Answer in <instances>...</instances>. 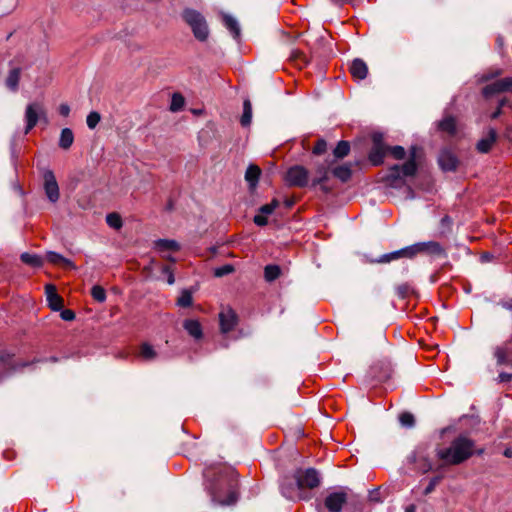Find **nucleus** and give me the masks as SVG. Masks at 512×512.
Instances as JSON below:
<instances>
[{"label": "nucleus", "instance_id": "obj_34", "mask_svg": "<svg viewBox=\"0 0 512 512\" xmlns=\"http://www.w3.org/2000/svg\"><path fill=\"white\" fill-rule=\"evenodd\" d=\"M252 119V105L250 100L246 99L243 103V114L240 119L242 126H248Z\"/></svg>", "mask_w": 512, "mask_h": 512}, {"label": "nucleus", "instance_id": "obj_26", "mask_svg": "<svg viewBox=\"0 0 512 512\" xmlns=\"http://www.w3.org/2000/svg\"><path fill=\"white\" fill-rule=\"evenodd\" d=\"M184 329L188 332L190 336L195 339H200L203 336L202 327L199 321L187 319L183 323Z\"/></svg>", "mask_w": 512, "mask_h": 512}, {"label": "nucleus", "instance_id": "obj_59", "mask_svg": "<svg viewBox=\"0 0 512 512\" xmlns=\"http://www.w3.org/2000/svg\"><path fill=\"white\" fill-rule=\"evenodd\" d=\"M329 1L335 5H338V4L350 3L352 0H329Z\"/></svg>", "mask_w": 512, "mask_h": 512}, {"label": "nucleus", "instance_id": "obj_31", "mask_svg": "<svg viewBox=\"0 0 512 512\" xmlns=\"http://www.w3.org/2000/svg\"><path fill=\"white\" fill-rule=\"evenodd\" d=\"M223 23L234 38H238L240 36V27L235 18L230 15H223Z\"/></svg>", "mask_w": 512, "mask_h": 512}, {"label": "nucleus", "instance_id": "obj_22", "mask_svg": "<svg viewBox=\"0 0 512 512\" xmlns=\"http://www.w3.org/2000/svg\"><path fill=\"white\" fill-rule=\"evenodd\" d=\"M21 78V68L20 67H11L7 77L5 79L6 87L12 91L16 92L19 88V82Z\"/></svg>", "mask_w": 512, "mask_h": 512}, {"label": "nucleus", "instance_id": "obj_19", "mask_svg": "<svg viewBox=\"0 0 512 512\" xmlns=\"http://www.w3.org/2000/svg\"><path fill=\"white\" fill-rule=\"evenodd\" d=\"M438 163L444 171H454L458 160L452 152L443 150L438 157Z\"/></svg>", "mask_w": 512, "mask_h": 512}, {"label": "nucleus", "instance_id": "obj_8", "mask_svg": "<svg viewBox=\"0 0 512 512\" xmlns=\"http://www.w3.org/2000/svg\"><path fill=\"white\" fill-rule=\"evenodd\" d=\"M45 117L46 111L41 103L34 102L28 104L25 110V133L27 134L30 130H32L37 125L40 118Z\"/></svg>", "mask_w": 512, "mask_h": 512}, {"label": "nucleus", "instance_id": "obj_29", "mask_svg": "<svg viewBox=\"0 0 512 512\" xmlns=\"http://www.w3.org/2000/svg\"><path fill=\"white\" fill-rule=\"evenodd\" d=\"M73 141H74V135H73L72 130L69 128L62 129L61 135H60V140H59V146L62 149L67 150L72 146Z\"/></svg>", "mask_w": 512, "mask_h": 512}, {"label": "nucleus", "instance_id": "obj_15", "mask_svg": "<svg viewBox=\"0 0 512 512\" xmlns=\"http://www.w3.org/2000/svg\"><path fill=\"white\" fill-rule=\"evenodd\" d=\"M45 293L49 307L54 311H60L63 308V298L57 293L56 287L53 284H47Z\"/></svg>", "mask_w": 512, "mask_h": 512}, {"label": "nucleus", "instance_id": "obj_35", "mask_svg": "<svg viewBox=\"0 0 512 512\" xmlns=\"http://www.w3.org/2000/svg\"><path fill=\"white\" fill-rule=\"evenodd\" d=\"M139 354L144 360H153L157 357V352L149 343L141 344Z\"/></svg>", "mask_w": 512, "mask_h": 512}, {"label": "nucleus", "instance_id": "obj_32", "mask_svg": "<svg viewBox=\"0 0 512 512\" xmlns=\"http://www.w3.org/2000/svg\"><path fill=\"white\" fill-rule=\"evenodd\" d=\"M413 462H415V464H416V469L422 473H427L428 471H431L434 469L432 463L430 462V460L427 457H424V456L416 457V455H414Z\"/></svg>", "mask_w": 512, "mask_h": 512}, {"label": "nucleus", "instance_id": "obj_13", "mask_svg": "<svg viewBox=\"0 0 512 512\" xmlns=\"http://www.w3.org/2000/svg\"><path fill=\"white\" fill-rule=\"evenodd\" d=\"M494 356L498 365L509 364L512 358V338L505 341L503 344L496 346L494 349Z\"/></svg>", "mask_w": 512, "mask_h": 512}, {"label": "nucleus", "instance_id": "obj_62", "mask_svg": "<svg viewBox=\"0 0 512 512\" xmlns=\"http://www.w3.org/2000/svg\"><path fill=\"white\" fill-rule=\"evenodd\" d=\"M507 103L506 98H502L498 103V108L502 109Z\"/></svg>", "mask_w": 512, "mask_h": 512}, {"label": "nucleus", "instance_id": "obj_23", "mask_svg": "<svg viewBox=\"0 0 512 512\" xmlns=\"http://www.w3.org/2000/svg\"><path fill=\"white\" fill-rule=\"evenodd\" d=\"M438 129L442 132L447 133L450 136H454L457 132V121L452 115H446L437 124Z\"/></svg>", "mask_w": 512, "mask_h": 512}, {"label": "nucleus", "instance_id": "obj_45", "mask_svg": "<svg viewBox=\"0 0 512 512\" xmlns=\"http://www.w3.org/2000/svg\"><path fill=\"white\" fill-rule=\"evenodd\" d=\"M100 120H101L100 114L96 111H92L88 114V116L86 118V123L90 129H94L98 125Z\"/></svg>", "mask_w": 512, "mask_h": 512}, {"label": "nucleus", "instance_id": "obj_9", "mask_svg": "<svg viewBox=\"0 0 512 512\" xmlns=\"http://www.w3.org/2000/svg\"><path fill=\"white\" fill-rule=\"evenodd\" d=\"M43 186L45 194L50 202L55 203L59 200L60 192L56 177L52 170H45L43 173Z\"/></svg>", "mask_w": 512, "mask_h": 512}, {"label": "nucleus", "instance_id": "obj_64", "mask_svg": "<svg viewBox=\"0 0 512 512\" xmlns=\"http://www.w3.org/2000/svg\"><path fill=\"white\" fill-rule=\"evenodd\" d=\"M388 377H389V373H388V372H386L384 375L379 376V377H378V379H379V380H384V379H387Z\"/></svg>", "mask_w": 512, "mask_h": 512}, {"label": "nucleus", "instance_id": "obj_30", "mask_svg": "<svg viewBox=\"0 0 512 512\" xmlns=\"http://www.w3.org/2000/svg\"><path fill=\"white\" fill-rule=\"evenodd\" d=\"M350 153V143L345 140L338 142L333 150V156L335 159H343Z\"/></svg>", "mask_w": 512, "mask_h": 512}, {"label": "nucleus", "instance_id": "obj_24", "mask_svg": "<svg viewBox=\"0 0 512 512\" xmlns=\"http://www.w3.org/2000/svg\"><path fill=\"white\" fill-rule=\"evenodd\" d=\"M332 175L339 179L341 182H347L352 176V164L345 163L333 166L331 169Z\"/></svg>", "mask_w": 512, "mask_h": 512}, {"label": "nucleus", "instance_id": "obj_18", "mask_svg": "<svg viewBox=\"0 0 512 512\" xmlns=\"http://www.w3.org/2000/svg\"><path fill=\"white\" fill-rule=\"evenodd\" d=\"M497 137V131L494 128H489L487 135L480 139L476 145L478 152L488 153L495 144Z\"/></svg>", "mask_w": 512, "mask_h": 512}, {"label": "nucleus", "instance_id": "obj_25", "mask_svg": "<svg viewBox=\"0 0 512 512\" xmlns=\"http://www.w3.org/2000/svg\"><path fill=\"white\" fill-rule=\"evenodd\" d=\"M260 175H261V169L259 166L255 165V164H251L248 166V168L245 172V180L248 182L250 189L256 188V186L259 182Z\"/></svg>", "mask_w": 512, "mask_h": 512}, {"label": "nucleus", "instance_id": "obj_2", "mask_svg": "<svg viewBox=\"0 0 512 512\" xmlns=\"http://www.w3.org/2000/svg\"><path fill=\"white\" fill-rule=\"evenodd\" d=\"M481 455L484 449H475V441L465 435L454 438L448 447L436 449V457L441 462L436 470L446 466H456L470 459L474 454Z\"/></svg>", "mask_w": 512, "mask_h": 512}, {"label": "nucleus", "instance_id": "obj_44", "mask_svg": "<svg viewBox=\"0 0 512 512\" xmlns=\"http://www.w3.org/2000/svg\"><path fill=\"white\" fill-rule=\"evenodd\" d=\"M399 421L402 426L409 427V428L413 427L415 424V418L409 412H404V413L400 414Z\"/></svg>", "mask_w": 512, "mask_h": 512}, {"label": "nucleus", "instance_id": "obj_27", "mask_svg": "<svg viewBox=\"0 0 512 512\" xmlns=\"http://www.w3.org/2000/svg\"><path fill=\"white\" fill-rule=\"evenodd\" d=\"M20 259L26 265H29L34 268L42 267L44 264L43 258L37 254H30L25 252L21 254Z\"/></svg>", "mask_w": 512, "mask_h": 512}, {"label": "nucleus", "instance_id": "obj_58", "mask_svg": "<svg viewBox=\"0 0 512 512\" xmlns=\"http://www.w3.org/2000/svg\"><path fill=\"white\" fill-rule=\"evenodd\" d=\"M502 114V109L498 108L491 114V119H497Z\"/></svg>", "mask_w": 512, "mask_h": 512}, {"label": "nucleus", "instance_id": "obj_39", "mask_svg": "<svg viewBox=\"0 0 512 512\" xmlns=\"http://www.w3.org/2000/svg\"><path fill=\"white\" fill-rule=\"evenodd\" d=\"M106 222L111 228H114L117 230L120 229L123 225L120 215L115 212L109 213L106 216Z\"/></svg>", "mask_w": 512, "mask_h": 512}, {"label": "nucleus", "instance_id": "obj_20", "mask_svg": "<svg viewBox=\"0 0 512 512\" xmlns=\"http://www.w3.org/2000/svg\"><path fill=\"white\" fill-rule=\"evenodd\" d=\"M28 364L25 362L15 364L12 355L7 352H0V372H10L17 368H24Z\"/></svg>", "mask_w": 512, "mask_h": 512}, {"label": "nucleus", "instance_id": "obj_52", "mask_svg": "<svg viewBox=\"0 0 512 512\" xmlns=\"http://www.w3.org/2000/svg\"><path fill=\"white\" fill-rule=\"evenodd\" d=\"M253 221L258 226H265L268 223L267 216L264 214L255 215Z\"/></svg>", "mask_w": 512, "mask_h": 512}, {"label": "nucleus", "instance_id": "obj_33", "mask_svg": "<svg viewBox=\"0 0 512 512\" xmlns=\"http://www.w3.org/2000/svg\"><path fill=\"white\" fill-rule=\"evenodd\" d=\"M281 275V268L278 265H267L264 268V278L267 282L276 280Z\"/></svg>", "mask_w": 512, "mask_h": 512}, {"label": "nucleus", "instance_id": "obj_12", "mask_svg": "<svg viewBox=\"0 0 512 512\" xmlns=\"http://www.w3.org/2000/svg\"><path fill=\"white\" fill-rule=\"evenodd\" d=\"M220 329L223 333L232 331L238 322V316L236 312L231 308L222 310L219 314Z\"/></svg>", "mask_w": 512, "mask_h": 512}, {"label": "nucleus", "instance_id": "obj_41", "mask_svg": "<svg viewBox=\"0 0 512 512\" xmlns=\"http://www.w3.org/2000/svg\"><path fill=\"white\" fill-rule=\"evenodd\" d=\"M91 295L93 299L99 303H102L106 300V291L102 286H93L91 289Z\"/></svg>", "mask_w": 512, "mask_h": 512}, {"label": "nucleus", "instance_id": "obj_60", "mask_svg": "<svg viewBox=\"0 0 512 512\" xmlns=\"http://www.w3.org/2000/svg\"><path fill=\"white\" fill-rule=\"evenodd\" d=\"M405 512H416V506L414 504H410L405 508Z\"/></svg>", "mask_w": 512, "mask_h": 512}, {"label": "nucleus", "instance_id": "obj_3", "mask_svg": "<svg viewBox=\"0 0 512 512\" xmlns=\"http://www.w3.org/2000/svg\"><path fill=\"white\" fill-rule=\"evenodd\" d=\"M417 172V165L411 162H405L402 165H393L387 172L381 177V181L391 188H402L406 185L405 178L408 176H414Z\"/></svg>", "mask_w": 512, "mask_h": 512}, {"label": "nucleus", "instance_id": "obj_57", "mask_svg": "<svg viewBox=\"0 0 512 512\" xmlns=\"http://www.w3.org/2000/svg\"><path fill=\"white\" fill-rule=\"evenodd\" d=\"M501 306L506 310L512 311V299L502 301Z\"/></svg>", "mask_w": 512, "mask_h": 512}, {"label": "nucleus", "instance_id": "obj_55", "mask_svg": "<svg viewBox=\"0 0 512 512\" xmlns=\"http://www.w3.org/2000/svg\"><path fill=\"white\" fill-rule=\"evenodd\" d=\"M162 272L167 275V282L169 284H173L175 282L173 271L169 266H164Z\"/></svg>", "mask_w": 512, "mask_h": 512}, {"label": "nucleus", "instance_id": "obj_49", "mask_svg": "<svg viewBox=\"0 0 512 512\" xmlns=\"http://www.w3.org/2000/svg\"><path fill=\"white\" fill-rule=\"evenodd\" d=\"M327 149V143L324 139H319L315 146L313 147V154L315 155H321L323 154Z\"/></svg>", "mask_w": 512, "mask_h": 512}, {"label": "nucleus", "instance_id": "obj_43", "mask_svg": "<svg viewBox=\"0 0 512 512\" xmlns=\"http://www.w3.org/2000/svg\"><path fill=\"white\" fill-rule=\"evenodd\" d=\"M279 206V201L277 199H273L270 203L262 205L259 208V212L264 215H270L274 212V210Z\"/></svg>", "mask_w": 512, "mask_h": 512}, {"label": "nucleus", "instance_id": "obj_37", "mask_svg": "<svg viewBox=\"0 0 512 512\" xmlns=\"http://www.w3.org/2000/svg\"><path fill=\"white\" fill-rule=\"evenodd\" d=\"M193 304L192 293L189 290H183L177 299V305L182 308L190 307Z\"/></svg>", "mask_w": 512, "mask_h": 512}, {"label": "nucleus", "instance_id": "obj_6", "mask_svg": "<svg viewBox=\"0 0 512 512\" xmlns=\"http://www.w3.org/2000/svg\"><path fill=\"white\" fill-rule=\"evenodd\" d=\"M371 140L372 147L368 154V159L373 166H379L384 161V157L388 152V146L384 143V135L381 132H373Z\"/></svg>", "mask_w": 512, "mask_h": 512}, {"label": "nucleus", "instance_id": "obj_21", "mask_svg": "<svg viewBox=\"0 0 512 512\" xmlns=\"http://www.w3.org/2000/svg\"><path fill=\"white\" fill-rule=\"evenodd\" d=\"M335 160L327 162V164H321L316 168V176L312 180V186L322 185L329 179V173L333 167Z\"/></svg>", "mask_w": 512, "mask_h": 512}, {"label": "nucleus", "instance_id": "obj_14", "mask_svg": "<svg viewBox=\"0 0 512 512\" xmlns=\"http://www.w3.org/2000/svg\"><path fill=\"white\" fill-rule=\"evenodd\" d=\"M419 254H427L434 256L446 257V251L437 241L419 242L416 243Z\"/></svg>", "mask_w": 512, "mask_h": 512}, {"label": "nucleus", "instance_id": "obj_11", "mask_svg": "<svg viewBox=\"0 0 512 512\" xmlns=\"http://www.w3.org/2000/svg\"><path fill=\"white\" fill-rule=\"evenodd\" d=\"M418 254H419V251H418V248H417V244L415 243V244H413L411 246L405 247V248L400 249L398 251L382 255L379 258L378 262L379 263H388V262H391L393 260L399 259L401 257L412 259V258H414Z\"/></svg>", "mask_w": 512, "mask_h": 512}, {"label": "nucleus", "instance_id": "obj_51", "mask_svg": "<svg viewBox=\"0 0 512 512\" xmlns=\"http://www.w3.org/2000/svg\"><path fill=\"white\" fill-rule=\"evenodd\" d=\"M418 151H419V148L416 147V146H412L410 149H409V158L406 162H411L414 164V165H417L416 163V159L418 157Z\"/></svg>", "mask_w": 512, "mask_h": 512}, {"label": "nucleus", "instance_id": "obj_56", "mask_svg": "<svg viewBox=\"0 0 512 512\" xmlns=\"http://www.w3.org/2000/svg\"><path fill=\"white\" fill-rule=\"evenodd\" d=\"M59 113L63 116V117H67L69 116V113H70V107L69 105L67 104H61L59 106Z\"/></svg>", "mask_w": 512, "mask_h": 512}, {"label": "nucleus", "instance_id": "obj_10", "mask_svg": "<svg viewBox=\"0 0 512 512\" xmlns=\"http://www.w3.org/2000/svg\"><path fill=\"white\" fill-rule=\"evenodd\" d=\"M348 495L344 490L329 493L324 499V506L329 512H341L347 503Z\"/></svg>", "mask_w": 512, "mask_h": 512}, {"label": "nucleus", "instance_id": "obj_36", "mask_svg": "<svg viewBox=\"0 0 512 512\" xmlns=\"http://www.w3.org/2000/svg\"><path fill=\"white\" fill-rule=\"evenodd\" d=\"M281 493L283 496H285L288 499L293 498L295 493V488L293 485V482L289 478H284L283 482L281 483Z\"/></svg>", "mask_w": 512, "mask_h": 512}, {"label": "nucleus", "instance_id": "obj_61", "mask_svg": "<svg viewBox=\"0 0 512 512\" xmlns=\"http://www.w3.org/2000/svg\"><path fill=\"white\" fill-rule=\"evenodd\" d=\"M503 455L507 458H511L512 457V449L511 448H506L503 452Z\"/></svg>", "mask_w": 512, "mask_h": 512}, {"label": "nucleus", "instance_id": "obj_17", "mask_svg": "<svg viewBox=\"0 0 512 512\" xmlns=\"http://www.w3.org/2000/svg\"><path fill=\"white\" fill-rule=\"evenodd\" d=\"M46 259L54 266H58L64 269H76L75 264L70 259L65 258L57 252L48 251L46 253Z\"/></svg>", "mask_w": 512, "mask_h": 512}, {"label": "nucleus", "instance_id": "obj_63", "mask_svg": "<svg viewBox=\"0 0 512 512\" xmlns=\"http://www.w3.org/2000/svg\"><path fill=\"white\" fill-rule=\"evenodd\" d=\"M293 203H294V202H293L292 200H286V201H285V205H286V207H288V208L292 207Z\"/></svg>", "mask_w": 512, "mask_h": 512}, {"label": "nucleus", "instance_id": "obj_47", "mask_svg": "<svg viewBox=\"0 0 512 512\" xmlns=\"http://www.w3.org/2000/svg\"><path fill=\"white\" fill-rule=\"evenodd\" d=\"M502 92H512V77L497 80Z\"/></svg>", "mask_w": 512, "mask_h": 512}, {"label": "nucleus", "instance_id": "obj_28", "mask_svg": "<svg viewBox=\"0 0 512 512\" xmlns=\"http://www.w3.org/2000/svg\"><path fill=\"white\" fill-rule=\"evenodd\" d=\"M155 247L157 250L163 252V251H179L180 245L175 240H169V239H159L155 242Z\"/></svg>", "mask_w": 512, "mask_h": 512}, {"label": "nucleus", "instance_id": "obj_4", "mask_svg": "<svg viewBox=\"0 0 512 512\" xmlns=\"http://www.w3.org/2000/svg\"><path fill=\"white\" fill-rule=\"evenodd\" d=\"M182 18L185 23L191 28L194 37L203 42L209 36V29L204 16L191 8H186L182 12Z\"/></svg>", "mask_w": 512, "mask_h": 512}, {"label": "nucleus", "instance_id": "obj_16", "mask_svg": "<svg viewBox=\"0 0 512 512\" xmlns=\"http://www.w3.org/2000/svg\"><path fill=\"white\" fill-rule=\"evenodd\" d=\"M349 72L353 79L364 80L368 75V66L362 59L355 58L349 66Z\"/></svg>", "mask_w": 512, "mask_h": 512}, {"label": "nucleus", "instance_id": "obj_40", "mask_svg": "<svg viewBox=\"0 0 512 512\" xmlns=\"http://www.w3.org/2000/svg\"><path fill=\"white\" fill-rule=\"evenodd\" d=\"M499 93H502V91H501L500 86L498 85L497 81L486 85L482 90V94L486 98L492 97L493 95H496Z\"/></svg>", "mask_w": 512, "mask_h": 512}, {"label": "nucleus", "instance_id": "obj_5", "mask_svg": "<svg viewBox=\"0 0 512 512\" xmlns=\"http://www.w3.org/2000/svg\"><path fill=\"white\" fill-rule=\"evenodd\" d=\"M293 479L296 487L300 491L306 489H315L320 486L321 478L319 472L314 468L297 469L294 472Z\"/></svg>", "mask_w": 512, "mask_h": 512}, {"label": "nucleus", "instance_id": "obj_48", "mask_svg": "<svg viewBox=\"0 0 512 512\" xmlns=\"http://www.w3.org/2000/svg\"><path fill=\"white\" fill-rule=\"evenodd\" d=\"M442 480V476H436V477H433L428 486L424 489V495H429L430 493H432L436 486L441 482Z\"/></svg>", "mask_w": 512, "mask_h": 512}, {"label": "nucleus", "instance_id": "obj_38", "mask_svg": "<svg viewBox=\"0 0 512 512\" xmlns=\"http://www.w3.org/2000/svg\"><path fill=\"white\" fill-rule=\"evenodd\" d=\"M185 104V99L180 93H174L172 95L171 103H170V110L172 112H178L182 110Z\"/></svg>", "mask_w": 512, "mask_h": 512}, {"label": "nucleus", "instance_id": "obj_42", "mask_svg": "<svg viewBox=\"0 0 512 512\" xmlns=\"http://www.w3.org/2000/svg\"><path fill=\"white\" fill-rule=\"evenodd\" d=\"M388 152L396 160H402L406 156L405 149L402 146H398V145L393 146V147L388 146Z\"/></svg>", "mask_w": 512, "mask_h": 512}, {"label": "nucleus", "instance_id": "obj_1", "mask_svg": "<svg viewBox=\"0 0 512 512\" xmlns=\"http://www.w3.org/2000/svg\"><path fill=\"white\" fill-rule=\"evenodd\" d=\"M205 476H213L209 492L215 504L231 506L238 501V474L235 469L232 467L208 469Z\"/></svg>", "mask_w": 512, "mask_h": 512}, {"label": "nucleus", "instance_id": "obj_54", "mask_svg": "<svg viewBox=\"0 0 512 512\" xmlns=\"http://www.w3.org/2000/svg\"><path fill=\"white\" fill-rule=\"evenodd\" d=\"M396 290L399 297L405 298L409 293V286L407 284H402L399 285Z\"/></svg>", "mask_w": 512, "mask_h": 512}, {"label": "nucleus", "instance_id": "obj_7", "mask_svg": "<svg viewBox=\"0 0 512 512\" xmlns=\"http://www.w3.org/2000/svg\"><path fill=\"white\" fill-rule=\"evenodd\" d=\"M284 180L288 186L302 188L308 184L309 172L305 167L295 165L287 170Z\"/></svg>", "mask_w": 512, "mask_h": 512}, {"label": "nucleus", "instance_id": "obj_53", "mask_svg": "<svg viewBox=\"0 0 512 512\" xmlns=\"http://www.w3.org/2000/svg\"><path fill=\"white\" fill-rule=\"evenodd\" d=\"M496 380L499 383H508V382L512 381V374L506 373V372H501L498 375Z\"/></svg>", "mask_w": 512, "mask_h": 512}, {"label": "nucleus", "instance_id": "obj_50", "mask_svg": "<svg viewBox=\"0 0 512 512\" xmlns=\"http://www.w3.org/2000/svg\"><path fill=\"white\" fill-rule=\"evenodd\" d=\"M60 317L64 321H72L75 319L76 315L75 312L70 309L62 310L60 313Z\"/></svg>", "mask_w": 512, "mask_h": 512}, {"label": "nucleus", "instance_id": "obj_46", "mask_svg": "<svg viewBox=\"0 0 512 512\" xmlns=\"http://www.w3.org/2000/svg\"><path fill=\"white\" fill-rule=\"evenodd\" d=\"M234 270H235L234 266H232L231 264H226L224 266L216 268L214 271V275L216 277H223L225 275L233 273Z\"/></svg>", "mask_w": 512, "mask_h": 512}]
</instances>
